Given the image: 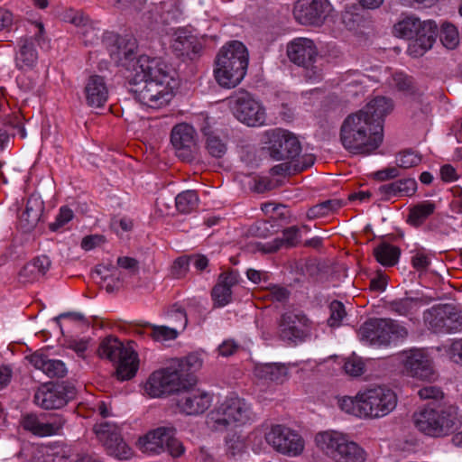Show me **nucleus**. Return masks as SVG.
Wrapping results in <instances>:
<instances>
[{"label": "nucleus", "mask_w": 462, "mask_h": 462, "mask_svg": "<svg viewBox=\"0 0 462 462\" xmlns=\"http://www.w3.org/2000/svg\"><path fill=\"white\" fill-rule=\"evenodd\" d=\"M393 108L391 98L376 97L348 115L340 127V141L353 154L369 155L383 143V118Z\"/></svg>", "instance_id": "1"}, {"label": "nucleus", "mask_w": 462, "mask_h": 462, "mask_svg": "<svg viewBox=\"0 0 462 462\" xmlns=\"http://www.w3.org/2000/svg\"><path fill=\"white\" fill-rule=\"evenodd\" d=\"M170 72L161 59L142 55L127 76V89L143 106L155 109L164 106L172 97Z\"/></svg>", "instance_id": "2"}, {"label": "nucleus", "mask_w": 462, "mask_h": 462, "mask_svg": "<svg viewBox=\"0 0 462 462\" xmlns=\"http://www.w3.org/2000/svg\"><path fill=\"white\" fill-rule=\"evenodd\" d=\"M412 420L420 432L433 438L453 434L462 426V415L453 404L429 403L414 412Z\"/></svg>", "instance_id": "3"}, {"label": "nucleus", "mask_w": 462, "mask_h": 462, "mask_svg": "<svg viewBox=\"0 0 462 462\" xmlns=\"http://www.w3.org/2000/svg\"><path fill=\"white\" fill-rule=\"evenodd\" d=\"M214 75L217 82L223 88L236 87L245 78L248 67V51L238 41H233L223 46L215 60Z\"/></svg>", "instance_id": "4"}, {"label": "nucleus", "mask_w": 462, "mask_h": 462, "mask_svg": "<svg viewBox=\"0 0 462 462\" xmlns=\"http://www.w3.org/2000/svg\"><path fill=\"white\" fill-rule=\"evenodd\" d=\"M97 354L116 365V376L125 381L133 378L138 370V355L131 346L124 344L115 337H106L98 346Z\"/></svg>", "instance_id": "5"}, {"label": "nucleus", "mask_w": 462, "mask_h": 462, "mask_svg": "<svg viewBox=\"0 0 462 462\" xmlns=\"http://www.w3.org/2000/svg\"><path fill=\"white\" fill-rule=\"evenodd\" d=\"M317 446L336 462H365L366 452L357 443L337 431L317 434Z\"/></svg>", "instance_id": "6"}, {"label": "nucleus", "mask_w": 462, "mask_h": 462, "mask_svg": "<svg viewBox=\"0 0 462 462\" xmlns=\"http://www.w3.org/2000/svg\"><path fill=\"white\" fill-rule=\"evenodd\" d=\"M407 329L390 319H370L358 330L362 342L370 346H388L395 338L407 336Z\"/></svg>", "instance_id": "7"}, {"label": "nucleus", "mask_w": 462, "mask_h": 462, "mask_svg": "<svg viewBox=\"0 0 462 462\" xmlns=\"http://www.w3.org/2000/svg\"><path fill=\"white\" fill-rule=\"evenodd\" d=\"M287 55L294 64L305 69V77L318 80L322 77L321 60L314 42L308 38H296L287 45Z\"/></svg>", "instance_id": "8"}, {"label": "nucleus", "mask_w": 462, "mask_h": 462, "mask_svg": "<svg viewBox=\"0 0 462 462\" xmlns=\"http://www.w3.org/2000/svg\"><path fill=\"white\" fill-rule=\"evenodd\" d=\"M365 419H379L392 412L397 405L395 393L384 386H376L359 392Z\"/></svg>", "instance_id": "9"}, {"label": "nucleus", "mask_w": 462, "mask_h": 462, "mask_svg": "<svg viewBox=\"0 0 462 462\" xmlns=\"http://www.w3.org/2000/svg\"><path fill=\"white\" fill-rule=\"evenodd\" d=\"M428 328L434 333H455L462 328V311L453 304H437L423 313Z\"/></svg>", "instance_id": "10"}, {"label": "nucleus", "mask_w": 462, "mask_h": 462, "mask_svg": "<svg viewBox=\"0 0 462 462\" xmlns=\"http://www.w3.org/2000/svg\"><path fill=\"white\" fill-rule=\"evenodd\" d=\"M176 430L172 427H160L139 439L141 448L149 454H160L168 452L173 457L183 455L185 448L175 438Z\"/></svg>", "instance_id": "11"}, {"label": "nucleus", "mask_w": 462, "mask_h": 462, "mask_svg": "<svg viewBox=\"0 0 462 462\" xmlns=\"http://www.w3.org/2000/svg\"><path fill=\"white\" fill-rule=\"evenodd\" d=\"M227 101L234 116L242 123L248 126H257L264 123V108L247 91L239 89Z\"/></svg>", "instance_id": "12"}, {"label": "nucleus", "mask_w": 462, "mask_h": 462, "mask_svg": "<svg viewBox=\"0 0 462 462\" xmlns=\"http://www.w3.org/2000/svg\"><path fill=\"white\" fill-rule=\"evenodd\" d=\"M269 155L276 161L296 158L301 152L298 137L288 130L274 129L267 134Z\"/></svg>", "instance_id": "13"}, {"label": "nucleus", "mask_w": 462, "mask_h": 462, "mask_svg": "<svg viewBox=\"0 0 462 462\" xmlns=\"http://www.w3.org/2000/svg\"><path fill=\"white\" fill-rule=\"evenodd\" d=\"M97 440L105 447L108 455L119 459H126L131 450L123 440L119 427L116 423L104 421L93 426Z\"/></svg>", "instance_id": "14"}, {"label": "nucleus", "mask_w": 462, "mask_h": 462, "mask_svg": "<svg viewBox=\"0 0 462 462\" xmlns=\"http://www.w3.org/2000/svg\"><path fill=\"white\" fill-rule=\"evenodd\" d=\"M183 387H186L185 383L170 364L166 368L155 371L149 376L144 390L151 397L156 398L165 394L178 393Z\"/></svg>", "instance_id": "15"}, {"label": "nucleus", "mask_w": 462, "mask_h": 462, "mask_svg": "<svg viewBox=\"0 0 462 462\" xmlns=\"http://www.w3.org/2000/svg\"><path fill=\"white\" fill-rule=\"evenodd\" d=\"M76 396V388L69 383L45 384L33 397L34 403L44 410L60 409Z\"/></svg>", "instance_id": "16"}, {"label": "nucleus", "mask_w": 462, "mask_h": 462, "mask_svg": "<svg viewBox=\"0 0 462 462\" xmlns=\"http://www.w3.org/2000/svg\"><path fill=\"white\" fill-rule=\"evenodd\" d=\"M265 439L276 451L288 456H297L304 448L302 438L294 430L282 425L273 426Z\"/></svg>", "instance_id": "17"}, {"label": "nucleus", "mask_w": 462, "mask_h": 462, "mask_svg": "<svg viewBox=\"0 0 462 462\" xmlns=\"http://www.w3.org/2000/svg\"><path fill=\"white\" fill-rule=\"evenodd\" d=\"M211 402V396L194 385H186L177 393L176 405L180 411L186 415L202 414L209 408Z\"/></svg>", "instance_id": "18"}, {"label": "nucleus", "mask_w": 462, "mask_h": 462, "mask_svg": "<svg viewBox=\"0 0 462 462\" xmlns=\"http://www.w3.org/2000/svg\"><path fill=\"white\" fill-rule=\"evenodd\" d=\"M171 143L181 161L191 162L195 159L198 145L193 126L186 123L174 125L171 133Z\"/></svg>", "instance_id": "19"}, {"label": "nucleus", "mask_w": 462, "mask_h": 462, "mask_svg": "<svg viewBox=\"0 0 462 462\" xmlns=\"http://www.w3.org/2000/svg\"><path fill=\"white\" fill-rule=\"evenodd\" d=\"M402 363L407 374L412 377L431 380L435 376L432 359L423 349L406 352Z\"/></svg>", "instance_id": "20"}, {"label": "nucleus", "mask_w": 462, "mask_h": 462, "mask_svg": "<svg viewBox=\"0 0 462 462\" xmlns=\"http://www.w3.org/2000/svg\"><path fill=\"white\" fill-rule=\"evenodd\" d=\"M137 41L130 34L116 35L111 39L108 51L111 59L119 66L130 69L135 63Z\"/></svg>", "instance_id": "21"}, {"label": "nucleus", "mask_w": 462, "mask_h": 462, "mask_svg": "<svg viewBox=\"0 0 462 462\" xmlns=\"http://www.w3.org/2000/svg\"><path fill=\"white\" fill-rule=\"evenodd\" d=\"M327 0H298L293 8L295 19L301 24H315L327 15Z\"/></svg>", "instance_id": "22"}, {"label": "nucleus", "mask_w": 462, "mask_h": 462, "mask_svg": "<svg viewBox=\"0 0 462 462\" xmlns=\"http://www.w3.org/2000/svg\"><path fill=\"white\" fill-rule=\"evenodd\" d=\"M308 322V318L301 313H295L293 311L283 313L278 321L279 337L286 342L302 340L305 337V332L301 327L307 326Z\"/></svg>", "instance_id": "23"}, {"label": "nucleus", "mask_w": 462, "mask_h": 462, "mask_svg": "<svg viewBox=\"0 0 462 462\" xmlns=\"http://www.w3.org/2000/svg\"><path fill=\"white\" fill-rule=\"evenodd\" d=\"M43 32V25L38 24V32L34 36H25L18 41V51L15 54V66L19 69H32L38 60V53L35 49V42H40Z\"/></svg>", "instance_id": "24"}, {"label": "nucleus", "mask_w": 462, "mask_h": 462, "mask_svg": "<svg viewBox=\"0 0 462 462\" xmlns=\"http://www.w3.org/2000/svg\"><path fill=\"white\" fill-rule=\"evenodd\" d=\"M238 273L228 270L219 274L217 282L211 291L214 308H222L232 300V288L238 283Z\"/></svg>", "instance_id": "25"}, {"label": "nucleus", "mask_w": 462, "mask_h": 462, "mask_svg": "<svg viewBox=\"0 0 462 462\" xmlns=\"http://www.w3.org/2000/svg\"><path fill=\"white\" fill-rule=\"evenodd\" d=\"M29 362L39 370H42L50 378H62L67 373L65 364L58 359H51L41 352H34L27 356Z\"/></svg>", "instance_id": "26"}, {"label": "nucleus", "mask_w": 462, "mask_h": 462, "mask_svg": "<svg viewBox=\"0 0 462 462\" xmlns=\"http://www.w3.org/2000/svg\"><path fill=\"white\" fill-rule=\"evenodd\" d=\"M87 104L92 107H101L108 97V89L103 77L90 76L85 86Z\"/></svg>", "instance_id": "27"}, {"label": "nucleus", "mask_w": 462, "mask_h": 462, "mask_svg": "<svg viewBox=\"0 0 462 462\" xmlns=\"http://www.w3.org/2000/svg\"><path fill=\"white\" fill-rule=\"evenodd\" d=\"M171 48L175 55L183 61L187 60H193L199 57L201 44L197 37L193 35L179 33L173 40Z\"/></svg>", "instance_id": "28"}, {"label": "nucleus", "mask_w": 462, "mask_h": 462, "mask_svg": "<svg viewBox=\"0 0 462 462\" xmlns=\"http://www.w3.org/2000/svg\"><path fill=\"white\" fill-rule=\"evenodd\" d=\"M231 417L227 398L207 414L206 424L212 431L223 432L233 426Z\"/></svg>", "instance_id": "29"}, {"label": "nucleus", "mask_w": 462, "mask_h": 462, "mask_svg": "<svg viewBox=\"0 0 462 462\" xmlns=\"http://www.w3.org/2000/svg\"><path fill=\"white\" fill-rule=\"evenodd\" d=\"M438 35V27L435 22L431 20L422 22L421 28L414 37V42L410 49L417 55H422L430 50L436 41Z\"/></svg>", "instance_id": "30"}, {"label": "nucleus", "mask_w": 462, "mask_h": 462, "mask_svg": "<svg viewBox=\"0 0 462 462\" xmlns=\"http://www.w3.org/2000/svg\"><path fill=\"white\" fill-rule=\"evenodd\" d=\"M51 265L50 258L46 255L34 257L23 265L19 272V281L23 283L33 282L43 277Z\"/></svg>", "instance_id": "31"}, {"label": "nucleus", "mask_w": 462, "mask_h": 462, "mask_svg": "<svg viewBox=\"0 0 462 462\" xmlns=\"http://www.w3.org/2000/svg\"><path fill=\"white\" fill-rule=\"evenodd\" d=\"M171 365L175 368L185 385H195L197 380L193 373L202 365V361L198 355L190 354L185 358L174 359Z\"/></svg>", "instance_id": "32"}, {"label": "nucleus", "mask_w": 462, "mask_h": 462, "mask_svg": "<svg viewBox=\"0 0 462 462\" xmlns=\"http://www.w3.org/2000/svg\"><path fill=\"white\" fill-rule=\"evenodd\" d=\"M44 210V202L40 196L32 194L28 198L25 209L20 216L22 226L27 230H32L41 219Z\"/></svg>", "instance_id": "33"}, {"label": "nucleus", "mask_w": 462, "mask_h": 462, "mask_svg": "<svg viewBox=\"0 0 462 462\" xmlns=\"http://www.w3.org/2000/svg\"><path fill=\"white\" fill-rule=\"evenodd\" d=\"M229 399V407L233 426H245L255 420V413L251 405L245 399L232 397Z\"/></svg>", "instance_id": "34"}, {"label": "nucleus", "mask_w": 462, "mask_h": 462, "mask_svg": "<svg viewBox=\"0 0 462 462\" xmlns=\"http://www.w3.org/2000/svg\"><path fill=\"white\" fill-rule=\"evenodd\" d=\"M200 131L205 138V147L208 152L215 158H222L226 152V143L216 133L208 119H205Z\"/></svg>", "instance_id": "35"}, {"label": "nucleus", "mask_w": 462, "mask_h": 462, "mask_svg": "<svg viewBox=\"0 0 462 462\" xmlns=\"http://www.w3.org/2000/svg\"><path fill=\"white\" fill-rule=\"evenodd\" d=\"M417 190V182L414 179L399 180L388 184L381 185L378 191L390 198L392 196H412Z\"/></svg>", "instance_id": "36"}, {"label": "nucleus", "mask_w": 462, "mask_h": 462, "mask_svg": "<svg viewBox=\"0 0 462 462\" xmlns=\"http://www.w3.org/2000/svg\"><path fill=\"white\" fill-rule=\"evenodd\" d=\"M254 374L265 381L282 382L287 376V368L278 363L258 364L254 367Z\"/></svg>", "instance_id": "37"}, {"label": "nucleus", "mask_w": 462, "mask_h": 462, "mask_svg": "<svg viewBox=\"0 0 462 462\" xmlns=\"http://www.w3.org/2000/svg\"><path fill=\"white\" fill-rule=\"evenodd\" d=\"M66 423V419L60 414H53L49 416L46 421L37 423L32 434L38 437H49L57 435Z\"/></svg>", "instance_id": "38"}, {"label": "nucleus", "mask_w": 462, "mask_h": 462, "mask_svg": "<svg viewBox=\"0 0 462 462\" xmlns=\"http://www.w3.org/2000/svg\"><path fill=\"white\" fill-rule=\"evenodd\" d=\"M401 251L399 247L388 243H381L374 249V255L383 266H393L397 263Z\"/></svg>", "instance_id": "39"}, {"label": "nucleus", "mask_w": 462, "mask_h": 462, "mask_svg": "<svg viewBox=\"0 0 462 462\" xmlns=\"http://www.w3.org/2000/svg\"><path fill=\"white\" fill-rule=\"evenodd\" d=\"M393 83L395 88L403 93V95L411 98L421 97V91L417 87L412 77L398 72L393 76Z\"/></svg>", "instance_id": "40"}, {"label": "nucleus", "mask_w": 462, "mask_h": 462, "mask_svg": "<svg viewBox=\"0 0 462 462\" xmlns=\"http://www.w3.org/2000/svg\"><path fill=\"white\" fill-rule=\"evenodd\" d=\"M422 26V22L414 16H409L397 23L394 27L395 35L406 39H414L418 31Z\"/></svg>", "instance_id": "41"}, {"label": "nucleus", "mask_w": 462, "mask_h": 462, "mask_svg": "<svg viewBox=\"0 0 462 462\" xmlns=\"http://www.w3.org/2000/svg\"><path fill=\"white\" fill-rule=\"evenodd\" d=\"M436 205L430 201L421 202L410 209L408 222L414 226H420L430 215L433 214Z\"/></svg>", "instance_id": "42"}, {"label": "nucleus", "mask_w": 462, "mask_h": 462, "mask_svg": "<svg viewBox=\"0 0 462 462\" xmlns=\"http://www.w3.org/2000/svg\"><path fill=\"white\" fill-rule=\"evenodd\" d=\"M300 238V229L296 226L285 228L282 231V237L275 238L271 245L269 252H276L282 246L293 247Z\"/></svg>", "instance_id": "43"}, {"label": "nucleus", "mask_w": 462, "mask_h": 462, "mask_svg": "<svg viewBox=\"0 0 462 462\" xmlns=\"http://www.w3.org/2000/svg\"><path fill=\"white\" fill-rule=\"evenodd\" d=\"M343 203L339 199H328L322 201L311 208L307 211V217L309 219H315L325 217L329 213L335 212L342 207Z\"/></svg>", "instance_id": "44"}, {"label": "nucleus", "mask_w": 462, "mask_h": 462, "mask_svg": "<svg viewBox=\"0 0 462 462\" xmlns=\"http://www.w3.org/2000/svg\"><path fill=\"white\" fill-rule=\"evenodd\" d=\"M225 442L227 455L233 457L245 453L247 448L245 437L237 432L228 433Z\"/></svg>", "instance_id": "45"}, {"label": "nucleus", "mask_w": 462, "mask_h": 462, "mask_svg": "<svg viewBox=\"0 0 462 462\" xmlns=\"http://www.w3.org/2000/svg\"><path fill=\"white\" fill-rule=\"evenodd\" d=\"M199 203V197L194 190H185L175 199L176 208L179 212L187 214L194 210Z\"/></svg>", "instance_id": "46"}, {"label": "nucleus", "mask_w": 462, "mask_h": 462, "mask_svg": "<svg viewBox=\"0 0 462 462\" xmlns=\"http://www.w3.org/2000/svg\"><path fill=\"white\" fill-rule=\"evenodd\" d=\"M337 403L343 411L359 418H365L362 411L363 402H360L359 393L354 398L349 396L342 397L338 399Z\"/></svg>", "instance_id": "47"}, {"label": "nucleus", "mask_w": 462, "mask_h": 462, "mask_svg": "<svg viewBox=\"0 0 462 462\" xmlns=\"http://www.w3.org/2000/svg\"><path fill=\"white\" fill-rule=\"evenodd\" d=\"M419 302L415 298H402L387 302L386 308L398 315L407 316Z\"/></svg>", "instance_id": "48"}, {"label": "nucleus", "mask_w": 462, "mask_h": 462, "mask_svg": "<svg viewBox=\"0 0 462 462\" xmlns=\"http://www.w3.org/2000/svg\"><path fill=\"white\" fill-rule=\"evenodd\" d=\"M439 40L447 49H455L459 42L457 28L453 24L444 23L439 32Z\"/></svg>", "instance_id": "49"}, {"label": "nucleus", "mask_w": 462, "mask_h": 462, "mask_svg": "<svg viewBox=\"0 0 462 462\" xmlns=\"http://www.w3.org/2000/svg\"><path fill=\"white\" fill-rule=\"evenodd\" d=\"M114 269L115 267L112 265L110 267L100 266V268H97L95 271V273L100 276V282L106 283L105 289L108 293H112L117 291L121 283L119 275L106 274V272H109Z\"/></svg>", "instance_id": "50"}, {"label": "nucleus", "mask_w": 462, "mask_h": 462, "mask_svg": "<svg viewBox=\"0 0 462 462\" xmlns=\"http://www.w3.org/2000/svg\"><path fill=\"white\" fill-rule=\"evenodd\" d=\"M167 315L170 318V322L173 326V328H180L184 330L188 324L187 314L184 309L179 306L177 303L173 304L171 309L167 311Z\"/></svg>", "instance_id": "51"}, {"label": "nucleus", "mask_w": 462, "mask_h": 462, "mask_svg": "<svg viewBox=\"0 0 462 462\" xmlns=\"http://www.w3.org/2000/svg\"><path fill=\"white\" fill-rule=\"evenodd\" d=\"M421 162V155L412 150H405L399 153L396 159L397 166L402 169H409L419 165Z\"/></svg>", "instance_id": "52"}, {"label": "nucleus", "mask_w": 462, "mask_h": 462, "mask_svg": "<svg viewBox=\"0 0 462 462\" xmlns=\"http://www.w3.org/2000/svg\"><path fill=\"white\" fill-rule=\"evenodd\" d=\"M179 331L177 328L167 326H152L150 337L158 342L174 340L177 338Z\"/></svg>", "instance_id": "53"}, {"label": "nucleus", "mask_w": 462, "mask_h": 462, "mask_svg": "<svg viewBox=\"0 0 462 462\" xmlns=\"http://www.w3.org/2000/svg\"><path fill=\"white\" fill-rule=\"evenodd\" d=\"M329 311L330 316L328 319V326L338 327L346 315L345 306L338 300H333L329 305Z\"/></svg>", "instance_id": "54"}, {"label": "nucleus", "mask_w": 462, "mask_h": 462, "mask_svg": "<svg viewBox=\"0 0 462 462\" xmlns=\"http://www.w3.org/2000/svg\"><path fill=\"white\" fill-rule=\"evenodd\" d=\"M190 263L189 255H182L178 257L172 263L171 268V274L175 279L183 278L189 272Z\"/></svg>", "instance_id": "55"}, {"label": "nucleus", "mask_w": 462, "mask_h": 462, "mask_svg": "<svg viewBox=\"0 0 462 462\" xmlns=\"http://www.w3.org/2000/svg\"><path fill=\"white\" fill-rule=\"evenodd\" d=\"M73 211L68 207H61L56 219L49 225L51 231H57L73 218Z\"/></svg>", "instance_id": "56"}, {"label": "nucleus", "mask_w": 462, "mask_h": 462, "mask_svg": "<svg viewBox=\"0 0 462 462\" xmlns=\"http://www.w3.org/2000/svg\"><path fill=\"white\" fill-rule=\"evenodd\" d=\"M346 373L351 376H359L364 373L365 364L359 357H350L344 365Z\"/></svg>", "instance_id": "57"}, {"label": "nucleus", "mask_w": 462, "mask_h": 462, "mask_svg": "<svg viewBox=\"0 0 462 462\" xmlns=\"http://www.w3.org/2000/svg\"><path fill=\"white\" fill-rule=\"evenodd\" d=\"M342 22L348 30H356L363 22V19L358 14L346 11L342 14Z\"/></svg>", "instance_id": "58"}, {"label": "nucleus", "mask_w": 462, "mask_h": 462, "mask_svg": "<svg viewBox=\"0 0 462 462\" xmlns=\"http://www.w3.org/2000/svg\"><path fill=\"white\" fill-rule=\"evenodd\" d=\"M105 242L106 237L103 235H90L82 239L81 247L86 251H89L103 245Z\"/></svg>", "instance_id": "59"}, {"label": "nucleus", "mask_w": 462, "mask_h": 462, "mask_svg": "<svg viewBox=\"0 0 462 462\" xmlns=\"http://www.w3.org/2000/svg\"><path fill=\"white\" fill-rule=\"evenodd\" d=\"M418 394L420 399L423 400L432 399L438 401L443 397V393L440 388L431 385L420 389Z\"/></svg>", "instance_id": "60"}, {"label": "nucleus", "mask_w": 462, "mask_h": 462, "mask_svg": "<svg viewBox=\"0 0 462 462\" xmlns=\"http://www.w3.org/2000/svg\"><path fill=\"white\" fill-rule=\"evenodd\" d=\"M430 263V261L429 257L422 252H417L411 257L412 267L418 272H425L428 269Z\"/></svg>", "instance_id": "61"}, {"label": "nucleus", "mask_w": 462, "mask_h": 462, "mask_svg": "<svg viewBox=\"0 0 462 462\" xmlns=\"http://www.w3.org/2000/svg\"><path fill=\"white\" fill-rule=\"evenodd\" d=\"M117 265L123 269L130 271L132 274H136L139 271V263L136 259L122 256L117 259Z\"/></svg>", "instance_id": "62"}, {"label": "nucleus", "mask_w": 462, "mask_h": 462, "mask_svg": "<svg viewBox=\"0 0 462 462\" xmlns=\"http://www.w3.org/2000/svg\"><path fill=\"white\" fill-rule=\"evenodd\" d=\"M399 167H388L374 173V178L380 181H385L400 176Z\"/></svg>", "instance_id": "63"}, {"label": "nucleus", "mask_w": 462, "mask_h": 462, "mask_svg": "<svg viewBox=\"0 0 462 462\" xmlns=\"http://www.w3.org/2000/svg\"><path fill=\"white\" fill-rule=\"evenodd\" d=\"M449 353L454 362L462 365V338L457 339L451 344Z\"/></svg>", "instance_id": "64"}]
</instances>
